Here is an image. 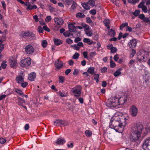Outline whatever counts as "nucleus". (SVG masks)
I'll use <instances>...</instances> for the list:
<instances>
[{"label": "nucleus", "instance_id": "nucleus-1", "mask_svg": "<svg viewBox=\"0 0 150 150\" xmlns=\"http://www.w3.org/2000/svg\"><path fill=\"white\" fill-rule=\"evenodd\" d=\"M127 119L124 116L116 114L111 118L109 127L117 132H121L126 124Z\"/></svg>", "mask_w": 150, "mask_h": 150}, {"label": "nucleus", "instance_id": "nucleus-2", "mask_svg": "<svg viewBox=\"0 0 150 150\" xmlns=\"http://www.w3.org/2000/svg\"><path fill=\"white\" fill-rule=\"evenodd\" d=\"M149 52L144 50H141L137 53V59L139 61L143 60L145 62L148 57Z\"/></svg>", "mask_w": 150, "mask_h": 150}, {"label": "nucleus", "instance_id": "nucleus-3", "mask_svg": "<svg viewBox=\"0 0 150 150\" xmlns=\"http://www.w3.org/2000/svg\"><path fill=\"white\" fill-rule=\"evenodd\" d=\"M118 98L116 97H112L107 102L106 105L109 107L116 108L118 105Z\"/></svg>", "mask_w": 150, "mask_h": 150}, {"label": "nucleus", "instance_id": "nucleus-4", "mask_svg": "<svg viewBox=\"0 0 150 150\" xmlns=\"http://www.w3.org/2000/svg\"><path fill=\"white\" fill-rule=\"evenodd\" d=\"M143 125L140 123L136 124L132 128V131H134L142 134V132L144 129Z\"/></svg>", "mask_w": 150, "mask_h": 150}, {"label": "nucleus", "instance_id": "nucleus-5", "mask_svg": "<svg viewBox=\"0 0 150 150\" xmlns=\"http://www.w3.org/2000/svg\"><path fill=\"white\" fill-rule=\"evenodd\" d=\"M142 147L144 150H150V137L144 139Z\"/></svg>", "mask_w": 150, "mask_h": 150}, {"label": "nucleus", "instance_id": "nucleus-6", "mask_svg": "<svg viewBox=\"0 0 150 150\" xmlns=\"http://www.w3.org/2000/svg\"><path fill=\"white\" fill-rule=\"evenodd\" d=\"M34 48L31 45H28L26 46L25 48V51L26 53L29 55H33L34 52Z\"/></svg>", "mask_w": 150, "mask_h": 150}, {"label": "nucleus", "instance_id": "nucleus-7", "mask_svg": "<svg viewBox=\"0 0 150 150\" xmlns=\"http://www.w3.org/2000/svg\"><path fill=\"white\" fill-rule=\"evenodd\" d=\"M130 115L133 117H136L137 114L138 110L137 108L134 105L131 106L129 109Z\"/></svg>", "mask_w": 150, "mask_h": 150}, {"label": "nucleus", "instance_id": "nucleus-8", "mask_svg": "<svg viewBox=\"0 0 150 150\" xmlns=\"http://www.w3.org/2000/svg\"><path fill=\"white\" fill-rule=\"evenodd\" d=\"M81 87L80 86H77L73 89L72 92L74 96L76 97H79L81 93Z\"/></svg>", "mask_w": 150, "mask_h": 150}, {"label": "nucleus", "instance_id": "nucleus-9", "mask_svg": "<svg viewBox=\"0 0 150 150\" xmlns=\"http://www.w3.org/2000/svg\"><path fill=\"white\" fill-rule=\"evenodd\" d=\"M31 64V59L30 58H27L22 60L20 62V65L22 67H25L30 65Z\"/></svg>", "mask_w": 150, "mask_h": 150}, {"label": "nucleus", "instance_id": "nucleus-10", "mask_svg": "<svg viewBox=\"0 0 150 150\" xmlns=\"http://www.w3.org/2000/svg\"><path fill=\"white\" fill-rule=\"evenodd\" d=\"M133 135L131 137V139L133 141L135 142L138 140L140 138L141 134L134 131H132Z\"/></svg>", "mask_w": 150, "mask_h": 150}, {"label": "nucleus", "instance_id": "nucleus-11", "mask_svg": "<svg viewBox=\"0 0 150 150\" xmlns=\"http://www.w3.org/2000/svg\"><path fill=\"white\" fill-rule=\"evenodd\" d=\"M137 43L136 40L134 39H133L128 43V46L130 48H133L136 47Z\"/></svg>", "mask_w": 150, "mask_h": 150}, {"label": "nucleus", "instance_id": "nucleus-12", "mask_svg": "<svg viewBox=\"0 0 150 150\" xmlns=\"http://www.w3.org/2000/svg\"><path fill=\"white\" fill-rule=\"evenodd\" d=\"M63 62L59 59L57 60L55 62L54 65L56 68L58 69L62 68L63 66Z\"/></svg>", "mask_w": 150, "mask_h": 150}, {"label": "nucleus", "instance_id": "nucleus-13", "mask_svg": "<svg viewBox=\"0 0 150 150\" xmlns=\"http://www.w3.org/2000/svg\"><path fill=\"white\" fill-rule=\"evenodd\" d=\"M127 97L125 95H123L118 99V105L123 104L127 100Z\"/></svg>", "mask_w": 150, "mask_h": 150}, {"label": "nucleus", "instance_id": "nucleus-14", "mask_svg": "<svg viewBox=\"0 0 150 150\" xmlns=\"http://www.w3.org/2000/svg\"><path fill=\"white\" fill-rule=\"evenodd\" d=\"M21 35L23 37H31L32 38H34L35 36L34 34L29 31H27L22 33L21 34Z\"/></svg>", "mask_w": 150, "mask_h": 150}, {"label": "nucleus", "instance_id": "nucleus-15", "mask_svg": "<svg viewBox=\"0 0 150 150\" xmlns=\"http://www.w3.org/2000/svg\"><path fill=\"white\" fill-rule=\"evenodd\" d=\"M54 20L55 23L59 25H62L64 23L63 20L62 18H55Z\"/></svg>", "mask_w": 150, "mask_h": 150}, {"label": "nucleus", "instance_id": "nucleus-16", "mask_svg": "<svg viewBox=\"0 0 150 150\" xmlns=\"http://www.w3.org/2000/svg\"><path fill=\"white\" fill-rule=\"evenodd\" d=\"M66 141L64 138H58L57 140L55 142V143L57 144L62 145Z\"/></svg>", "mask_w": 150, "mask_h": 150}, {"label": "nucleus", "instance_id": "nucleus-17", "mask_svg": "<svg viewBox=\"0 0 150 150\" xmlns=\"http://www.w3.org/2000/svg\"><path fill=\"white\" fill-rule=\"evenodd\" d=\"M36 77V74L35 73H32L28 76V79L31 81H33Z\"/></svg>", "mask_w": 150, "mask_h": 150}, {"label": "nucleus", "instance_id": "nucleus-18", "mask_svg": "<svg viewBox=\"0 0 150 150\" xmlns=\"http://www.w3.org/2000/svg\"><path fill=\"white\" fill-rule=\"evenodd\" d=\"M9 61L10 64V66L11 67H14L16 66L17 64V61L15 59H9Z\"/></svg>", "mask_w": 150, "mask_h": 150}, {"label": "nucleus", "instance_id": "nucleus-19", "mask_svg": "<svg viewBox=\"0 0 150 150\" xmlns=\"http://www.w3.org/2000/svg\"><path fill=\"white\" fill-rule=\"evenodd\" d=\"M68 28L69 31L74 32L76 30V27L73 24H70L68 25Z\"/></svg>", "mask_w": 150, "mask_h": 150}, {"label": "nucleus", "instance_id": "nucleus-20", "mask_svg": "<svg viewBox=\"0 0 150 150\" xmlns=\"http://www.w3.org/2000/svg\"><path fill=\"white\" fill-rule=\"evenodd\" d=\"M16 80L18 83H21L23 82L24 78L21 76H19L16 77Z\"/></svg>", "mask_w": 150, "mask_h": 150}, {"label": "nucleus", "instance_id": "nucleus-21", "mask_svg": "<svg viewBox=\"0 0 150 150\" xmlns=\"http://www.w3.org/2000/svg\"><path fill=\"white\" fill-rule=\"evenodd\" d=\"M122 68H120L118 69L113 73V75L115 77H117L120 75L122 74L121 71H122Z\"/></svg>", "mask_w": 150, "mask_h": 150}, {"label": "nucleus", "instance_id": "nucleus-22", "mask_svg": "<svg viewBox=\"0 0 150 150\" xmlns=\"http://www.w3.org/2000/svg\"><path fill=\"white\" fill-rule=\"evenodd\" d=\"M88 4L87 3H84L81 4V5L83 8L87 10H89L90 9V7L88 5Z\"/></svg>", "mask_w": 150, "mask_h": 150}, {"label": "nucleus", "instance_id": "nucleus-23", "mask_svg": "<svg viewBox=\"0 0 150 150\" xmlns=\"http://www.w3.org/2000/svg\"><path fill=\"white\" fill-rule=\"evenodd\" d=\"M17 103L18 104L22 106L23 103H25V101L22 99L21 98L18 97L17 99Z\"/></svg>", "mask_w": 150, "mask_h": 150}, {"label": "nucleus", "instance_id": "nucleus-24", "mask_svg": "<svg viewBox=\"0 0 150 150\" xmlns=\"http://www.w3.org/2000/svg\"><path fill=\"white\" fill-rule=\"evenodd\" d=\"M108 35L111 37H114L115 35V32L114 30L110 29L108 31Z\"/></svg>", "mask_w": 150, "mask_h": 150}, {"label": "nucleus", "instance_id": "nucleus-25", "mask_svg": "<svg viewBox=\"0 0 150 150\" xmlns=\"http://www.w3.org/2000/svg\"><path fill=\"white\" fill-rule=\"evenodd\" d=\"M83 41L85 43H88L89 45H91L92 44L93 42L92 40L88 38H84L83 40Z\"/></svg>", "mask_w": 150, "mask_h": 150}, {"label": "nucleus", "instance_id": "nucleus-26", "mask_svg": "<svg viewBox=\"0 0 150 150\" xmlns=\"http://www.w3.org/2000/svg\"><path fill=\"white\" fill-rule=\"evenodd\" d=\"M85 34L88 36L91 37L93 35V32L91 30H88L85 31Z\"/></svg>", "mask_w": 150, "mask_h": 150}, {"label": "nucleus", "instance_id": "nucleus-27", "mask_svg": "<svg viewBox=\"0 0 150 150\" xmlns=\"http://www.w3.org/2000/svg\"><path fill=\"white\" fill-rule=\"evenodd\" d=\"M95 70V68L94 67H90L87 70V71L88 73H90L91 75H93L94 74V72Z\"/></svg>", "mask_w": 150, "mask_h": 150}, {"label": "nucleus", "instance_id": "nucleus-28", "mask_svg": "<svg viewBox=\"0 0 150 150\" xmlns=\"http://www.w3.org/2000/svg\"><path fill=\"white\" fill-rule=\"evenodd\" d=\"M37 8V6L35 5H30H30L28 6L26 8L28 10H31L33 9H36Z\"/></svg>", "mask_w": 150, "mask_h": 150}, {"label": "nucleus", "instance_id": "nucleus-29", "mask_svg": "<svg viewBox=\"0 0 150 150\" xmlns=\"http://www.w3.org/2000/svg\"><path fill=\"white\" fill-rule=\"evenodd\" d=\"M54 42L55 44L57 45H59L62 43V40L57 38L54 39Z\"/></svg>", "mask_w": 150, "mask_h": 150}, {"label": "nucleus", "instance_id": "nucleus-30", "mask_svg": "<svg viewBox=\"0 0 150 150\" xmlns=\"http://www.w3.org/2000/svg\"><path fill=\"white\" fill-rule=\"evenodd\" d=\"M61 120H57L54 122V125L56 126H61Z\"/></svg>", "mask_w": 150, "mask_h": 150}, {"label": "nucleus", "instance_id": "nucleus-31", "mask_svg": "<svg viewBox=\"0 0 150 150\" xmlns=\"http://www.w3.org/2000/svg\"><path fill=\"white\" fill-rule=\"evenodd\" d=\"M103 23L105 26L108 27V28H110V27L109 26V24L110 23V21L108 19H105L103 21Z\"/></svg>", "mask_w": 150, "mask_h": 150}, {"label": "nucleus", "instance_id": "nucleus-32", "mask_svg": "<svg viewBox=\"0 0 150 150\" xmlns=\"http://www.w3.org/2000/svg\"><path fill=\"white\" fill-rule=\"evenodd\" d=\"M76 16L77 18H81L84 17L85 16V15L82 13L79 12L76 14Z\"/></svg>", "mask_w": 150, "mask_h": 150}, {"label": "nucleus", "instance_id": "nucleus-33", "mask_svg": "<svg viewBox=\"0 0 150 150\" xmlns=\"http://www.w3.org/2000/svg\"><path fill=\"white\" fill-rule=\"evenodd\" d=\"M146 1V0H142V1H141L140 3L139 4V5L138 6V7L139 8H142V7H143L144 6H145L144 5L145 2Z\"/></svg>", "mask_w": 150, "mask_h": 150}, {"label": "nucleus", "instance_id": "nucleus-34", "mask_svg": "<svg viewBox=\"0 0 150 150\" xmlns=\"http://www.w3.org/2000/svg\"><path fill=\"white\" fill-rule=\"evenodd\" d=\"M88 3L89 4L92 6H95V2L93 0H89Z\"/></svg>", "mask_w": 150, "mask_h": 150}, {"label": "nucleus", "instance_id": "nucleus-35", "mask_svg": "<svg viewBox=\"0 0 150 150\" xmlns=\"http://www.w3.org/2000/svg\"><path fill=\"white\" fill-rule=\"evenodd\" d=\"M4 47V44L2 43L1 40H0V53L3 50Z\"/></svg>", "mask_w": 150, "mask_h": 150}, {"label": "nucleus", "instance_id": "nucleus-36", "mask_svg": "<svg viewBox=\"0 0 150 150\" xmlns=\"http://www.w3.org/2000/svg\"><path fill=\"white\" fill-rule=\"evenodd\" d=\"M15 91L18 93L21 96L23 97V94L22 91L18 89H16L15 90Z\"/></svg>", "mask_w": 150, "mask_h": 150}, {"label": "nucleus", "instance_id": "nucleus-37", "mask_svg": "<svg viewBox=\"0 0 150 150\" xmlns=\"http://www.w3.org/2000/svg\"><path fill=\"white\" fill-rule=\"evenodd\" d=\"M47 44V42L46 40H44L42 42V45L43 47H45Z\"/></svg>", "mask_w": 150, "mask_h": 150}, {"label": "nucleus", "instance_id": "nucleus-38", "mask_svg": "<svg viewBox=\"0 0 150 150\" xmlns=\"http://www.w3.org/2000/svg\"><path fill=\"white\" fill-rule=\"evenodd\" d=\"M68 125V122L65 120H61V126L63 125L64 126H67Z\"/></svg>", "mask_w": 150, "mask_h": 150}, {"label": "nucleus", "instance_id": "nucleus-39", "mask_svg": "<svg viewBox=\"0 0 150 150\" xmlns=\"http://www.w3.org/2000/svg\"><path fill=\"white\" fill-rule=\"evenodd\" d=\"M6 61H4L1 64V67L4 69H5L7 65L6 63Z\"/></svg>", "mask_w": 150, "mask_h": 150}, {"label": "nucleus", "instance_id": "nucleus-40", "mask_svg": "<svg viewBox=\"0 0 150 150\" xmlns=\"http://www.w3.org/2000/svg\"><path fill=\"white\" fill-rule=\"evenodd\" d=\"M94 76V79L96 81V82L97 83L99 81V75L98 74H96Z\"/></svg>", "mask_w": 150, "mask_h": 150}, {"label": "nucleus", "instance_id": "nucleus-41", "mask_svg": "<svg viewBox=\"0 0 150 150\" xmlns=\"http://www.w3.org/2000/svg\"><path fill=\"white\" fill-rule=\"evenodd\" d=\"M81 25L86 30L89 29V26L88 25L83 23H81Z\"/></svg>", "mask_w": 150, "mask_h": 150}, {"label": "nucleus", "instance_id": "nucleus-42", "mask_svg": "<svg viewBox=\"0 0 150 150\" xmlns=\"http://www.w3.org/2000/svg\"><path fill=\"white\" fill-rule=\"evenodd\" d=\"M128 24V23H125L122 24L120 26V29L121 30L122 29L126 26L127 27Z\"/></svg>", "mask_w": 150, "mask_h": 150}, {"label": "nucleus", "instance_id": "nucleus-43", "mask_svg": "<svg viewBox=\"0 0 150 150\" xmlns=\"http://www.w3.org/2000/svg\"><path fill=\"white\" fill-rule=\"evenodd\" d=\"M110 50L111 53H114L117 52V49L116 47H113Z\"/></svg>", "mask_w": 150, "mask_h": 150}, {"label": "nucleus", "instance_id": "nucleus-44", "mask_svg": "<svg viewBox=\"0 0 150 150\" xmlns=\"http://www.w3.org/2000/svg\"><path fill=\"white\" fill-rule=\"evenodd\" d=\"M85 133L86 136L87 137H90L92 134L91 132L88 130H86Z\"/></svg>", "mask_w": 150, "mask_h": 150}, {"label": "nucleus", "instance_id": "nucleus-45", "mask_svg": "<svg viewBox=\"0 0 150 150\" xmlns=\"http://www.w3.org/2000/svg\"><path fill=\"white\" fill-rule=\"evenodd\" d=\"M143 20L144 22L147 23L148 24H150V20L148 18L145 17Z\"/></svg>", "mask_w": 150, "mask_h": 150}, {"label": "nucleus", "instance_id": "nucleus-46", "mask_svg": "<svg viewBox=\"0 0 150 150\" xmlns=\"http://www.w3.org/2000/svg\"><path fill=\"white\" fill-rule=\"evenodd\" d=\"M139 0H128V2L129 3L135 4L137 2H138Z\"/></svg>", "mask_w": 150, "mask_h": 150}, {"label": "nucleus", "instance_id": "nucleus-47", "mask_svg": "<svg viewBox=\"0 0 150 150\" xmlns=\"http://www.w3.org/2000/svg\"><path fill=\"white\" fill-rule=\"evenodd\" d=\"M79 54L78 53L76 52L73 55V58L74 59H76L78 58Z\"/></svg>", "mask_w": 150, "mask_h": 150}, {"label": "nucleus", "instance_id": "nucleus-48", "mask_svg": "<svg viewBox=\"0 0 150 150\" xmlns=\"http://www.w3.org/2000/svg\"><path fill=\"white\" fill-rule=\"evenodd\" d=\"M69 31H67L64 32L63 34L66 37H69L70 35V33Z\"/></svg>", "mask_w": 150, "mask_h": 150}, {"label": "nucleus", "instance_id": "nucleus-49", "mask_svg": "<svg viewBox=\"0 0 150 150\" xmlns=\"http://www.w3.org/2000/svg\"><path fill=\"white\" fill-rule=\"evenodd\" d=\"M71 47H73L74 49L76 50H79L80 48V47H78V46L76 45H71Z\"/></svg>", "mask_w": 150, "mask_h": 150}, {"label": "nucleus", "instance_id": "nucleus-50", "mask_svg": "<svg viewBox=\"0 0 150 150\" xmlns=\"http://www.w3.org/2000/svg\"><path fill=\"white\" fill-rule=\"evenodd\" d=\"M21 86L23 88L26 87L28 85V83L27 82H22L21 83Z\"/></svg>", "mask_w": 150, "mask_h": 150}, {"label": "nucleus", "instance_id": "nucleus-51", "mask_svg": "<svg viewBox=\"0 0 150 150\" xmlns=\"http://www.w3.org/2000/svg\"><path fill=\"white\" fill-rule=\"evenodd\" d=\"M135 62V60H130L129 63V66L131 67L134 64Z\"/></svg>", "mask_w": 150, "mask_h": 150}, {"label": "nucleus", "instance_id": "nucleus-52", "mask_svg": "<svg viewBox=\"0 0 150 150\" xmlns=\"http://www.w3.org/2000/svg\"><path fill=\"white\" fill-rule=\"evenodd\" d=\"M142 10L144 12L146 13L148 11L147 8V7L145 6H144L142 8Z\"/></svg>", "mask_w": 150, "mask_h": 150}, {"label": "nucleus", "instance_id": "nucleus-53", "mask_svg": "<svg viewBox=\"0 0 150 150\" xmlns=\"http://www.w3.org/2000/svg\"><path fill=\"white\" fill-rule=\"evenodd\" d=\"M6 141V139L2 138H0V143L3 144L5 143Z\"/></svg>", "mask_w": 150, "mask_h": 150}, {"label": "nucleus", "instance_id": "nucleus-54", "mask_svg": "<svg viewBox=\"0 0 150 150\" xmlns=\"http://www.w3.org/2000/svg\"><path fill=\"white\" fill-rule=\"evenodd\" d=\"M59 82L62 83L64 82V78L63 76H59Z\"/></svg>", "mask_w": 150, "mask_h": 150}, {"label": "nucleus", "instance_id": "nucleus-55", "mask_svg": "<svg viewBox=\"0 0 150 150\" xmlns=\"http://www.w3.org/2000/svg\"><path fill=\"white\" fill-rule=\"evenodd\" d=\"M140 13V11L138 10H136L133 13V14L135 16H137Z\"/></svg>", "mask_w": 150, "mask_h": 150}, {"label": "nucleus", "instance_id": "nucleus-56", "mask_svg": "<svg viewBox=\"0 0 150 150\" xmlns=\"http://www.w3.org/2000/svg\"><path fill=\"white\" fill-rule=\"evenodd\" d=\"M145 130L146 131L144 132V134H146L150 131V129L149 127H147L145 128Z\"/></svg>", "mask_w": 150, "mask_h": 150}, {"label": "nucleus", "instance_id": "nucleus-57", "mask_svg": "<svg viewBox=\"0 0 150 150\" xmlns=\"http://www.w3.org/2000/svg\"><path fill=\"white\" fill-rule=\"evenodd\" d=\"M77 4L76 3L73 1L72 4L71 6V8L72 9H75L76 6Z\"/></svg>", "mask_w": 150, "mask_h": 150}, {"label": "nucleus", "instance_id": "nucleus-58", "mask_svg": "<svg viewBox=\"0 0 150 150\" xmlns=\"http://www.w3.org/2000/svg\"><path fill=\"white\" fill-rule=\"evenodd\" d=\"M51 18L50 16H47L45 18V21L46 22H48L51 21Z\"/></svg>", "mask_w": 150, "mask_h": 150}, {"label": "nucleus", "instance_id": "nucleus-59", "mask_svg": "<svg viewBox=\"0 0 150 150\" xmlns=\"http://www.w3.org/2000/svg\"><path fill=\"white\" fill-rule=\"evenodd\" d=\"M96 54V53L95 52H91L90 53V55L91 57H93Z\"/></svg>", "mask_w": 150, "mask_h": 150}, {"label": "nucleus", "instance_id": "nucleus-60", "mask_svg": "<svg viewBox=\"0 0 150 150\" xmlns=\"http://www.w3.org/2000/svg\"><path fill=\"white\" fill-rule=\"evenodd\" d=\"M59 94V95L61 97H64L66 96V95L64 93H62L61 92H59L58 93Z\"/></svg>", "mask_w": 150, "mask_h": 150}, {"label": "nucleus", "instance_id": "nucleus-61", "mask_svg": "<svg viewBox=\"0 0 150 150\" xmlns=\"http://www.w3.org/2000/svg\"><path fill=\"white\" fill-rule=\"evenodd\" d=\"M89 13L91 14L94 15L96 13V11L95 10H92L89 11Z\"/></svg>", "mask_w": 150, "mask_h": 150}, {"label": "nucleus", "instance_id": "nucleus-62", "mask_svg": "<svg viewBox=\"0 0 150 150\" xmlns=\"http://www.w3.org/2000/svg\"><path fill=\"white\" fill-rule=\"evenodd\" d=\"M86 22L88 23H91L92 21L89 17H87L86 18Z\"/></svg>", "mask_w": 150, "mask_h": 150}, {"label": "nucleus", "instance_id": "nucleus-63", "mask_svg": "<svg viewBox=\"0 0 150 150\" xmlns=\"http://www.w3.org/2000/svg\"><path fill=\"white\" fill-rule=\"evenodd\" d=\"M110 67L112 68L114 67L115 66V63L112 61L110 62Z\"/></svg>", "mask_w": 150, "mask_h": 150}, {"label": "nucleus", "instance_id": "nucleus-64", "mask_svg": "<svg viewBox=\"0 0 150 150\" xmlns=\"http://www.w3.org/2000/svg\"><path fill=\"white\" fill-rule=\"evenodd\" d=\"M118 54H117L116 55L114 56L113 57V59L115 61H117L119 58L118 57Z\"/></svg>", "mask_w": 150, "mask_h": 150}]
</instances>
